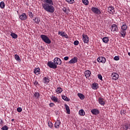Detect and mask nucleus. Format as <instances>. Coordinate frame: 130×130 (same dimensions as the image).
Here are the masks:
<instances>
[{
  "label": "nucleus",
  "mask_w": 130,
  "mask_h": 130,
  "mask_svg": "<svg viewBox=\"0 0 130 130\" xmlns=\"http://www.w3.org/2000/svg\"><path fill=\"white\" fill-rule=\"evenodd\" d=\"M121 30H120V34L122 37L124 38L125 37V35H126V29H127V25H126V23L125 22H121L120 23Z\"/></svg>",
  "instance_id": "f03ea898"
},
{
  "label": "nucleus",
  "mask_w": 130,
  "mask_h": 130,
  "mask_svg": "<svg viewBox=\"0 0 130 130\" xmlns=\"http://www.w3.org/2000/svg\"><path fill=\"white\" fill-rule=\"evenodd\" d=\"M79 114H80V115H81V116H84V115H85V111H84V110L83 109H81L79 111Z\"/></svg>",
  "instance_id": "c85d7f7f"
},
{
  "label": "nucleus",
  "mask_w": 130,
  "mask_h": 130,
  "mask_svg": "<svg viewBox=\"0 0 130 130\" xmlns=\"http://www.w3.org/2000/svg\"><path fill=\"white\" fill-rule=\"evenodd\" d=\"M64 59L65 60H69V57L68 56H66L64 57Z\"/></svg>",
  "instance_id": "de8ad7c7"
},
{
  "label": "nucleus",
  "mask_w": 130,
  "mask_h": 130,
  "mask_svg": "<svg viewBox=\"0 0 130 130\" xmlns=\"http://www.w3.org/2000/svg\"><path fill=\"white\" fill-rule=\"evenodd\" d=\"M53 62L54 63L56 64V66H60V64H61V62H62L61 61V59H60V58L58 57H55L53 59Z\"/></svg>",
  "instance_id": "39448f33"
},
{
  "label": "nucleus",
  "mask_w": 130,
  "mask_h": 130,
  "mask_svg": "<svg viewBox=\"0 0 130 130\" xmlns=\"http://www.w3.org/2000/svg\"><path fill=\"white\" fill-rule=\"evenodd\" d=\"M66 2L69 3V4H74V3H75V0H66Z\"/></svg>",
  "instance_id": "4c0bfd02"
},
{
  "label": "nucleus",
  "mask_w": 130,
  "mask_h": 130,
  "mask_svg": "<svg viewBox=\"0 0 130 130\" xmlns=\"http://www.w3.org/2000/svg\"><path fill=\"white\" fill-rule=\"evenodd\" d=\"M91 11L93 13L96 14L97 15H100V14H101L100 10L96 7H92Z\"/></svg>",
  "instance_id": "423d86ee"
},
{
  "label": "nucleus",
  "mask_w": 130,
  "mask_h": 130,
  "mask_svg": "<svg viewBox=\"0 0 130 130\" xmlns=\"http://www.w3.org/2000/svg\"><path fill=\"white\" fill-rule=\"evenodd\" d=\"M122 127L123 130H127L130 127V124H124Z\"/></svg>",
  "instance_id": "a211bd4d"
},
{
  "label": "nucleus",
  "mask_w": 130,
  "mask_h": 130,
  "mask_svg": "<svg viewBox=\"0 0 130 130\" xmlns=\"http://www.w3.org/2000/svg\"><path fill=\"white\" fill-rule=\"evenodd\" d=\"M6 7V4H5V2L4 1H2L0 3V8L1 9H5V7Z\"/></svg>",
  "instance_id": "c756f323"
},
{
  "label": "nucleus",
  "mask_w": 130,
  "mask_h": 130,
  "mask_svg": "<svg viewBox=\"0 0 130 130\" xmlns=\"http://www.w3.org/2000/svg\"><path fill=\"white\" fill-rule=\"evenodd\" d=\"M28 16L31 18V19H32V18H34V15L33 13H32V12H28Z\"/></svg>",
  "instance_id": "c9c22d12"
},
{
  "label": "nucleus",
  "mask_w": 130,
  "mask_h": 130,
  "mask_svg": "<svg viewBox=\"0 0 130 130\" xmlns=\"http://www.w3.org/2000/svg\"><path fill=\"white\" fill-rule=\"evenodd\" d=\"M14 57H15L16 60H17V61H19V62L21 61V59H20V56H19V55L15 54L14 55Z\"/></svg>",
  "instance_id": "7c9ffc66"
},
{
  "label": "nucleus",
  "mask_w": 130,
  "mask_h": 130,
  "mask_svg": "<svg viewBox=\"0 0 130 130\" xmlns=\"http://www.w3.org/2000/svg\"><path fill=\"white\" fill-rule=\"evenodd\" d=\"M77 96H78V97L80 98V99H81V100H84V99H85V95H84V94L82 93H78Z\"/></svg>",
  "instance_id": "393cba45"
},
{
  "label": "nucleus",
  "mask_w": 130,
  "mask_h": 130,
  "mask_svg": "<svg viewBox=\"0 0 130 130\" xmlns=\"http://www.w3.org/2000/svg\"><path fill=\"white\" fill-rule=\"evenodd\" d=\"M27 15L26 13H22V15L19 16V19L21 20V21H25V20H27Z\"/></svg>",
  "instance_id": "ddd939ff"
},
{
  "label": "nucleus",
  "mask_w": 130,
  "mask_h": 130,
  "mask_svg": "<svg viewBox=\"0 0 130 130\" xmlns=\"http://www.w3.org/2000/svg\"><path fill=\"white\" fill-rule=\"evenodd\" d=\"M43 2L42 7L48 13H54V7H53V1L52 0H41Z\"/></svg>",
  "instance_id": "f257e3e1"
},
{
  "label": "nucleus",
  "mask_w": 130,
  "mask_h": 130,
  "mask_svg": "<svg viewBox=\"0 0 130 130\" xmlns=\"http://www.w3.org/2000/svg\"><path fill=\"white\" fill-rule=\"evenodd\" d=\"M35 23H36L37 24H39L40 22V18H38V17H36L35 19Z\"/></svg>",
  "instance_id": "f704fd0d"
},
{
  "label": "nucleus",
  "mask_w": 130,
  "mask_h": 130,
  "mask_svg": "<svg viewBox=\"0 0 130 130\" xmlns=\"http://www.w3.org/2000/svg\"><path fill=\"white\" fill-rule=\"evenodd\" d=\"M64 106L68 114H70L71 110L70 109V107H69L67 104H65Z\"/></svg>",
  "instance_id": "5701e85b"
},
{
  "label": "nucleus",
  "mask_w": 130,
  "mask_h": 130,
  "mask_svg": "<svg viewBox=\"0 0 130 130\" xmlns=\"http://www.w3.org/2000/svg\"><path fill=\"white\" fill-rule=\"evenodd\" d=\"M98 78L99 79V80H102V75H101V74H99L98 75Z\"/></svg>",
  "instance_id": "79ce46f5"
},
{
  "label": "nucleus",
  "mask_w": 130,
  "mask_h": 130,
  "mask_svg": "<svg viewBox=\"0 0 130 130\" xmlns=\"http://www.w3.org/2000/svg\"><path fill=\"white\" fill-rule=\"evenodd\" d=\"M10 36H11V37H12V38L14 39H17V38H18V35L14 32L11 33L10 34Z\"/></svg>",
  "instance_id": "bb28decb"
},
{
  "label": "nucleus",
  "mask_w": 130,
  "mask_h": 130,
  "mask_svg": "<svg viewBox=\"0 0 130 130\" xmlns=\"http://www.w3.org/2000/svg\"><path fill=\"white\" fill-rule=\"evenodd\" d=\"M62 11H63V12H64L66 14H68V12H67V8H63V9H62Z\"/></svg>",
  "instance_id": "49530a36"
},
{
  "label": "nucleus",
  "mask_w": 130,
  "mask_h": 130,
  "mask_svg": "<svg viewBox=\"0 0 130 130\" xmlns=\"http://www.w3.org/2000/svg\"><path fill=\"white\" fill-rule=\"evenodd\" d=\"M98 62H102V63H105L106 62V58L103 56L99 57L97 58Z\"/></svg>",
  "instance_id": "6e6552de"
},
{
  "label": "nucleus",
  "mask_w": 130,
  "mask_h": 130,
  "mask_svg": "<svg viewBox=\"0 0 130 130\" xmlns=\"http://www.w3.org/2000/svg\"><path fill=\"white\" fill-rule=\"evenodd\" d=\"M58 35L62 36V37H64V38H67V39L69 38V36H68L67 33L64 31H58Z\"/></svg>",
  "instance_id": "f8f14e48"
},
{
  "label": "nucleus",
  "mask_w": 130,
  "mask_h": 130,
  "mask_svg": "<svg viewBox=\"0 0 130 130\" xmlns=\"http://www.w3.org/2000/svg\"><path fill=\"white\" fill-rule=\"evenodd\" d=\"M61 122L59 120H57L55 123V127L56 128H58L59 127V125H60Z\"/></svg>",
  "instance_id": "b1692460"
},
{
  "label": "nucleus",
  "mask_w": 130,
  "mask_h": 130,
  "mask_svg": "<svg viewBox=\"0 0 130 130\" xmlns=\"http://www.w3.org/2000/svg\"><path fill=\"white\" fill-rule=\"evenodd\" d=\"M34 85L36 86H39V83H38V82L37 81H35L34 82Z\"/></svg>",
  "instance_id": "37998d69"
},
{
  "label": "nucleus",
  "mask_w": 130,
  "mask_h": 130,
  "mask_svg": "<svg viewBox=\"0 0 130 130\" xmlns=\"http://www.w3.org/2000/svg\"><path fill=\"white\" fill-rule=\"evenodd\" d=\"M2 129L3 130H8L9 129V127L7 125H5L2 127Z\"/></svg>",
  "instance_id": "58836bf2"
},
{
  "label": "nucleus",
  "mask_w": 130,
  "mask_h": 130,
  "mask_svg": "<svg viewBox=\"0 0 130 130\" xmlns=\"http://www.w3.org/2000/svg\"><path fill=\"white\" fill-rule=\"evenodd\" d=\"M78 62V57H74L71 60L69 61V63H77Z\"/></svg>",
  "instance_id": "4468645a"
},
{
  "label": "nucleus",
  "mask_w": 130,
  "mask_h": 130,
  "mask_svg": "<svg viewBox=\"0 0 130 130\" xmlns=\"http://www.w3.org/2000/svg\"><path fill=\"white\" fill-rule=\"evenodd\" d=\"M111 77L112 78V80L116 81V80H118V78H119V75L117 73H113L111 75Z\"/></svg>",
  "instance_id": "9b49d317"
},
{
  "label": "nucleus",
  "mask_w": 130,
  "mask_h": 130,
  "mask_svg": "<svg viewBox=\"0 0 130 130\" xmlns=\"http://www.w3.org/2000/svg\"><path fill=\"white\" fill-rule=\"evenodd\" d=\"M91 113H92V114H94V115H97L99 114V113H100V112L99 111V110L96 109L91 110Z\"/></svg>",
  "instance_id": "f3484780"
},
{
  "label": "nucleus",
  "mask_w": 130,
  "mask_h": 130,
  "mask_svg": "<svg viewBox=\"0 0 130 130\" xmlns=\"http://www.w3.org/2000/svg\"><path fill=\"white\" fill-rule=\"evenodd\" d=\"M82 40L84 43H89V37L87 35H82Z\"/></svg>",
  "instance_id": "9d476101"
},
{
  "label": "nucleus",
  "mask_w": 130,
  "mask_h": 130,
  "mask_svg": "<svg viewBox=\"0 0 130 130\" xmlns=\"http://www.w3.org/2000/svg\"><path fill=\"white\" fill-rule=\"evenodd\" d=\"M50 107H53L54 106V103H51L49 104Z\"/></svg>",
  "instance_id": "a18cd8bd"
},
{
  "label": "nucleus",
  "mask_w": 130,
  "mask_h": 130,
  "mask_svg": "<svg viewBox=\"0 0 130 130\" xmlns=\"http://www.w3.org/2000/svg\"><path fill=\"white\" fill-rule=\"evenodd\" d=\"M98 84H97L96 83H94L92 84V89H93V90H95V89H98Z\"/></svg>",
  "instance_id": "473e14b6"
},
{
  "label": "nucleus",
  "mask_w": 130,
  "mask_h": 130,
  "mask_svg": "<svg viewBox=\"0 0 130 130\" xmlns=\"http://www.w3.org/2000/svg\"><path fill=\"white\" fill-rule=\"evenodd\" d=\"M34 96L35 97L36 99H38L40 97V94L38 92H36L34 93Z\"/></svg>",
  "instance_id": "2f4dec72"
},
{
  "label": "nucleus",
  "mask_w": 130,
  "mask_h": 130,
  "mask_svg": "<svg viewBox=\"0 0 130 130\" xmlns=\"http://www.w3.org/2000/svg\"><path fill=\"white\" fill-rule=\"evenodd\" d=\"M104 43H108L109 42V37H105L102 39Z\"/></svg>",
  "instance_id": "412c9836"
},
{
  "label": "nucleus",
  "mask_w": 130,
  "mask_h": 130,
  "mask_svg": "<svg viewBox=\"0 0 130 130\" xmlns=\"http://www.w3.org/2000/svg\"><path fill=\"white\" fill-rule=\"evenodd\" d=\"M11 121H15V119H12Z\"/></svg>",
  "instance_id": "09e8293b"
},
{
  "label": "nucleus",
  "mask_w": 130,
  "mask_h": 130,
  "mask_svg": "<svg viewBox=\"0 0 130 130\" xmlns=\"http://www.w3.org/2000/svg\"><path fill=\"white\" fill-rule=\"evenodd\" d=\"M40 37L42 40L45 42V43H47V44H50V43H51V40L49 39V38H48L47 36L45 35H41Z\"/></svg>",
  "instance_id": "7ed1b4c3"
},
{
  "label": "nucleus",
  "mask_w": 130,
  "mask_h": 130,
  "mask_svg": "<svg viewBox=\"0 0 130 130\" xmlns=\"http://www.w3.org/2000/svg\"><path fill=\"white\" fill-rule=\"evenodd\" d=\"M51 99L53 102H55V103H56V102H58V99L55 96L52 95L51 97Z\"/></svg>",
  "instance_id": "4be33fe9"
},
{
  "label": "nucleus",
  "mask_w": 130,
  "mask_h": 130,
  "mask_svg": "<svg viewBox=\"0 0 130 130\" xmlns=\"http://www.w3.org/2000/svg\"><path fill=\"white\" fill-rule=\"evenodd\" d=\"M111 30L113 32H118V27L116 24H113L112 25Z\"/></svg>",
  "instance_id": "1a4fd4ad"
},
{
  "label": "nucleus",
  "mask_w": 130,
  "mask_h": 130,
  "mask_svg": "<svg viewBox=\"0 0 130 130\" xmlns=\"http://www.w3.org/2000/svg\"><path fill=\"white\" fill-rule=\"evenodd\" d=\"M62 91H63V90H62V88H61V87H58L56 89V92L57 94H60V93H61Z\"/></svg>",
  "instance_id": "a878e982"
},
{
  "label": "nucleus",
  "mask_w": 130,
  "mask_h": 130,
  "mask_svg": "<svg viewBox=\"0 0 130 130\" xmlns=\"http://www.w3.org/2000/svg\"><path fill=\"white\" fill-rule=\"evenodd\" d=\"M22 108L21 107H18L17 109V111H18V112H22Z\"/></svg>",
  "instance_id": "ea45409f"
},
{
  "label": "nucleus",
  "mask_w": 130,
  "mask_h": 130,
  "mask_svg": "<svg viewBox=\"0 0 130 130\" xmlns=\"http://www.w3.org/2000/svg\"><path fill=\"white\" fill-rule=\"evenodd\" d=\"M82 3L85 6H88V5H89V1L88 0H82Z\"/></svg>",
  "instance_id": "72a5a7b5"
},
{
  "label": "nucleus",
  "mask_w": 130,
  "mask_h": 130,
  "mask_svg": "<svg viewBox=\"0 0 130 130\" xmlns=\"http://www.w3.org/2000/svg\"><path fill=\"white\" fill-rule=\"evenodd\" d=\"M43 82L45 85H48L50 82V80L49 79V77H45L43 78Z\"/></svg>",
  "instance_id": "2eb2a0df"
},
{
  "label": "nucleus",
  "mask_w": 130,
  "mask_h": 130,
  "mask_svg": "<svg viewBox=\"0 0 130 130\" xmlns=\"http://www.w3.org/2000/svg\"><path fill=\"white\" fill-rule=\"evenodd\" d=\"M47 64H48V67H50V69H55L57 68V65H56L54 62L49 61L48 62Z\"/></svg>",
  "instance_id": "20e7f679"
},
{
  "label": "nucleus",
  "mask_w": 130,
  "mask_h": 130,
  "mask_svg": "<svg viewBox=\"0 0 130 130\" xmlns=\"http://www.w3.org/2000/svg\"><path fill=\"white\" fill-rule=\"evenodd\" d=\"M62 97V99H63V100H64V101H66L67 102H69V101H70V99L68 98L67 96L63 95L61 96Z\"/></svg>",
  "instance_id": "cd10ccee"
},
{
  "label": "nucleus",
  "mask_w": 130,
  "mask_h": 130,
  "mask_svg": "<svg viewBox=\"0 0 130 130\" xmlns=\"http://www.w3.org/2000/svg\"><path fill=\"white\" fill-rule=\"evenodd\" d=\"M48 125L49 127H50V128H51L53 126V124H52V122H51V121H49L48 122Z\"/></svg>",
  "instance_id": "e433bc0d"
},
{
  "label": "nucleus",
  "mask_w": 130,
  "mask_h": 130,
  "mask_svg": "<svg viewBox=\"0 0 130 130\" xmlns=\"http://www.w3.org/2000/svg\"><path fill=\"white\" fill-rule=\"evenodd\" d=\"M108 12L111 15H114V13H115V10H114V7L112 6H110L108 8Z\"/></svg>",
  "instance_id": "0eeeda50"
},
{
  "label": "nucleus",
  "mask_w": 130,
  "mask_h": 130,
  "mask_svg": "<svg viewBox=\"0 0 130 130\" xmlns=\"http://www.w3.org/2000/svg\"><path fill=\"white\" fill-rule=\"evenodd\" d=\"M99 104H101V105L104 106V105H105V100L101 97H100L99 98Z\"/></svg>",
  "instance_id": "dca6fc26"
},
{
  "label": "nucleus",
  "mask_w": 130,
  "mask_h": 130,
  "mask_svg": "<svg viewBox=\"0 0 130 130\" xmlns=\"http://www.w3.org/2000/svg\"><path fill=\"white\" fill-rule=\"evenodd\" d=\"M84 74L86 78H89L91 76V71L89 70H87L84 72Z\"/></svg>",
  "instance_id": "aec40b11"
},
{
  "label": "nucleus",
  "mask_w": 130,
  "mask_h": 130,
  "mask_svg": "<svg viewBox=\"0 0 130 130\" xmlns=\"http://www.w3.org/2000/svg\"><path fill=\"white\" fill-rule=\"evenodd\" d=\"M74 45H79V42L78 41H75L74 42Z\"/></svg>",
  "instance_id": "c03bdc74"
},
{
  "label": "nucleus",
  "mask_w": 130,
  "mask_h": 130,
  "mask_svg": "<svg viewBox=\"0 0 130 130\" xmlns=\"http://www.w3.org/2000/svg\"><path fill=\"white\" fill-rule=\"evenodd\" d=\"M114 60H119V56H115L114 58Z\"/></svg>",
  "instance_id": "a19ab883"
},
{
  "label": "nucleus",
  "mask_w": 130,
  "mask_h": 130,
  "mask_svg": "<svg viewBox=\"0 0 130 130\" xmlns=\"http://www.w3.org/2000/svg\"><path fill=\"white\" fill-rule=\"evenodd\" d=\"M34 73L37 76H38V75H40V68H36L34 70Z\"/></svg>",
  "instance_id": "6ab92c4d"
}]
</instances>
